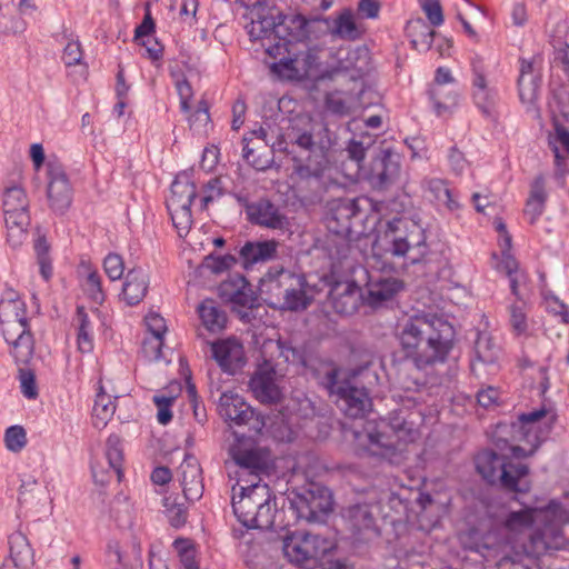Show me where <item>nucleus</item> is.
<instances>
[{"instance_id": "1", "label": "nucleus", "mask_w": 569, "mask_h": 569, "mask_svg": "<svg viewBox=\"0 0 569 569\" xmlns=\"http://www.w3.org/2000/svg\"><path fill=\"white\" fill-rule=\"evenodd\" d=\"M455 329L436 313H418L398 327L397 338L405 358L416 368L443 363L453 348Z\"/></svg>"}, {"instance_id": "2", "label": "nucleus", "mask_w": 569, "mask_h": 569, "mask_svg": "<svg viewBox=\"0 0 569 569\" xmlns=\"http://www.w3.org/2000/svg\"><path fill=\"white\" fill-rule=\"evenodd\" d=\"M565 511L560 502L550 501L545 508L525 507L518 511L509 512L503 527L510 532H522L537 527L523 543L525 552L533 558L547 555L550 551L565 549L568 540L563 533Z\"/></svg>"}, {"instance_id": "3", "label": "nucleus", "mask_w": 569, "mask_h": 569, "mask_svg": "<svg viewBox=\"0 0 569 569\" xmlns=\"http://www.w3.org/2000/svg\"><path fill=\"white\" fill-rule=\"evenodd\" d=\"M251 8V22L246 27L251 41L262 43L270 57H277L287 50L292 40L306 37L307 19L301 14L287 16L276 7H266V0H238Z\"/></svg>"}, {"instance_id": "4", "label": "nucleus", "mask_w": 569, "mask_h": 569, "mask_svg": "<svg viewBox=\"0 0 569 569\" xmlns=\"http://www.w3.org/2000/svg\"><path fill=\"white\" fill-rule=\"evenodd\" d=\"M231 506L238 521L247 529L271 530L277 513L276 497L261 479L232 488Z\"/></svg>"}, {"instance_id": "5", "label": "nucleus", "mask_w": 569, "mask_h": 569, "mask_svg": "<svg viewBox=\"0 0 569 569\" xmlns=\"http://www.w3.org/2000/svg\"><path fill=\"white\" fill-rule=\"evenodd\" d=\"M379 246L392 258L403 259L406 266L423 262L430 251L426 229L407 218L388 221Z\"/></svg>"}, {"instance_id": "6", "label": "nucleus", "mask_w": 569, "mask_h": 569, "mask_svg": "<svg viewBox=\"0 0 569 569\" xmlns=\"http://www.w3.org/2000/svg\"><path fill=\"white\" fill-rule=\"evenodd\" d=\"M476 470L490 485L512 493H527L531 481L527 478L529 467L522 462L509 461L493 449H483L475 457Z\"/></svg>"}, {"instance_id": "7", "label": "nucleus", "mask_w": 569, "mask_h": 569, "mask_svg": "<svg viewBox=\"0 0 569 569\" xmlns=\"http://www.w3.org/2000/svg\"><path fill=\"white\" fill-rule=\"evenodd\" d=\"M321 385L345 416L353 419L362 418L371 410L369 392L367 388L357 386L355 375L339 367H332L321 378Z\"/></svg>"}, {"instance_id": "8", "label": "nucleus", "mask_w": 569, "mask_h": 569, "mask_svg": "<svg viewBox=\"0 0 569 569\" xmlns=\"http://www.w3.org/2000/svg\"><path fill=\"white\" fill-rule=\"evenodd\" d=\"M261 292L282 299V307L291 311L305 310L313 301L311 288L305 274H297L282 267H271L260 279Z\"/></svg>"}, {"instance_id": "9", "label": "nucleus", "mask_w": 569, "mask_h": 569, "mask_svg": "<svg viewBox=\"0 0 569 569\" xmlns=\"http://www.w3.org/2000/svg\"><path fill=\"white\" fill-rule=\"evenodd\" d=\"M292 168L299 188L308 190L311 200L321 199L332 183L328 174L330 161L326 149L315 150L307 157H293Z\"/></svg>"}, {"instance_id": "10", "label": "nucleus", "mask_w": 569, "mask_h": 569, "mask_svg": "<svg viewBox=\"0 0 569 569\" xmlns=\"http://www.w3.org/2000/svg\"><path fill=\"white\" fill-rule=\"evenodd\" d=\"M197 196V186L190 174L187 171L178 173L171 183L166 206L179 236L187 234L191 228V204Z\"/></svg>"}, {"instance_id": "11", "label": "nucleus", "mask_w": 569, "mask_h": 569, "mask_svg": "<svg viewBox=\"0 0 569 569\" xmlns=\"http://www.w3.org/2000/svg\"><path fill=\"white\" fill-rule=\"evenodd\" d=\"M290 508L298 519L308 522H323L332 511L333 499L331 491L318 482H309L298 492H292Z\"/></svg>"}, {"instance_id": "12", "label": "nucleus", "mask_w": 569, "mask_h": 569, "mask_svg": "<svg viewBox=\"0 0 569 569\" xmlns=\"http://www.w3.org/2000/svg\"><path fill=\"white\" fill-rule=\"evenodd\" d=\"M3 214L8 230V241L18 246L27 237L30 224L29 199L20 186L7 187L3 192Z\"/></svg>"}, {"instance_id": "13", "label": "nucleus", "mask_w": 569, "mask_h": 569, "mask_svg": "<svg viewBox=\"0 0 569 569\" xmlns=\"http://www.w3.org/2000/svg\"><path fill=\"white\" fill-rule=\"evenodd\" d=\"M379 517L387 543H398L408 533L411 509L410 501L400 495L391 492L386 501H378Z\"/></svg>"}, {"instance_id": "14", "label": "nucleus", "mask_w": 569, "mask_h": 569, "mask_svg": "<svg viewBox=\"0 0 569 569\" xmlns=\"http://www.w3.org/2000/svg\"><path fill=\"white\" fill-rule=\"evenodd\" d=\"M218 413L230 427H247L248 431L254 435L260 433L266 425L264 417L233 391L221 393Z\"/></svg>"}, {"instance_id": "15", "label": "nucleus", "mask_w": 569, "mask_h": 569, "mask_svg": "<svg viewBox=\"0 0 569 569\" xmlns=\"http://www.w3.org/2000/svg\"><path fill=\"white\" fill-rule=\"evenodd\" d=\"M330 549L328 542L319 535L296 531L283 539L282 551L289 562L311 568L310 563L318 565L317 559Z\"/></svg>"}, {"instance_id": "16", "label": "nucleus", "mask_w": 569, "mask_h": 569, "mask_svg": "<svg viewBox=\"0 0 569 569\" xmlns=\"http://www.w3.org/2000/svg\"><path fill=\"white\" fill-rule=\"evenodd\" d=\"M379 511L377 502L356 503L345 510L343 517L357 541L369 542L383 538Z\"/></svg>"}, {"instance_id": "17", "label": "nucleus", "mask_w": 569, "mask_h": 569, "mask_svg": "<svg viewBox=\"0 0 569 569\" xmlns=\"http://www.w3.org/2000/svg\"><path fill=\"white\" fill-rule=\"evenodd\" d=\"M362 171L363 179L373 189L385 190L396 183L400 177L401 154L392 148H379Z\"/></svg>"}, {"instance_id": "18", "label": "nucleus", "mask_w": 569, "mask_h": 569, "mask_svg": "<svg viewBox=\"0 0 569 569\" xmlns=\"http://www.w3.org/2000/svg\"><path fill=\"white\" fill-rule=\"evenodd\" d=\"M360 216L361 210L356 199H335L329 203L326 218L327 228L333 234L350 239L353 233V224Z\"/></svg>"}, {"instance_id": "19", "label": "nucleus", "mask_w": 569, "mask_h": 569, "mask_svg": "<svg viewBox=\"0 0 569 569\" xmlns=\"http://www.w3.org/2000/svg\"><path fill=\"white\" fill-rule=\"evenodd\" d=\"M556 420L555 415L549 416L546 406L518 416L517 421L510 423L513 440L531 441L535 435L546 438Z\"/></svg>"}, {"instance_id": "20", "label": "nucleus", "mask_w": 569, "mask_h": 569, "mask_svg": "<svg viewBox=\"0 0 569 569\" xmlns=\"http://www.w3.org/2000/svg\"><path fill=\"white\" fill-rule=\"evenodd\" d=\"M47 197L50 209L57 214H64L72 203L73 190L68 176L58 163L49 162L47 167Z\"/></svg>"}, {"instance_id": "21", "label": "nucleus", "mask_w": 569, "mask_h": 569, "mask_svg": "<svg viewBox=\"0 0 569 569\" xmlns=\"http://www.w3.org/2000/svg\"><path fill=\"white\" fill-rule=\"evenodd\" d=\"M2 336L11 346L16 363H27L32 359L34 339L29 322H0Z\"/></svg>"}, {"instance_id": "22", "label": "nucleus", "mask_w": 569, "mask_h": 569, "mask_svg": "<svg viewBox=\"0 0 569 569\" xmlns=\"http://www.w3.org/2000/svg\"><path fill=\"white\" fill-rule=\"evenodd\" d=\"M249 387L254 398L263 405H277L282 400V391L276 383V369L264 361L250 378Z\"/></svg>"}, {"instance_id": "23", "label": "nucleus", "mask_w": 569, "mask_h": 569, "mask_svg": "<svg viewBox=\"0 0 569 569\" xmlns=\"http://www.w3.org/2000/svg\"><path fill=\"white\" fill-rule=\"evenodd\" d=\"M280 243L276 239L247 240L238 250L239 264L249 271L256 264L277 258Z\"/></svg>"}, {"instance_id": "24", "label": "nucleus", "mask_w": 569, "mask_h": 569, "mask_svg": "<svg viewBox=\"0 0 569 569\" xmlns=\"http://www.w3.org/2000/svg\"><path fill=\"white\" fill-rule=\"evenodd\" d=\"M247 219L254 226L272 230H284L289 226L288 217L267 198L254 201V206L248 208Z\"/></svg>"}, {"instance_id": "25", "label": "nucleus", "mask_w": 569, "mask_h": 569, "mask_svg": "<svg viewBox=\"0 0 569 569\" xmlns=\"http://www.w3.org/2000/svg\"><path fill=\"white\" fill-rule=\"evenodd\" d=\"M333 310L339 315L355 313L366 300L362 289L355 281L336 282L329 292Z\"/></svg>"}, {"instance_id": "26", "label": "nucleus", "mask_w": 569, "mask_h": 569, "mask_svg": "<svg viewBox=\"0 0 569 569\" xmlns=\"http://www.w3.org/2000/svg\"><path fill=\"white\" fill-rule=\"evenodd\" d=\"M466 550L477 552L487 558L495 555L502 546V539L496 530H482L477 527L469 528L460 536Z\"/></svg>"}, {"instance_id": "27", "label": "nucleus", "mask_w": 569, "mask_h": 569, "mask_svg": "<svg viewBox=\"0 0 569 569\" xmlns=\"http://www.w3.org/2000/svg\"><path fill=\"white\" fill-rule=\"evenodd\" d=\"M9 557L3 561L1 569H32L34 551L24 533L12 532L8 538Z\"/></svg>"}, {"instance_id": "28", "label": "nucleus", "mask_w": 569, "mask_h": 569, "mask_svg": "<svg viewBox=\"0 0 569 569\" xmlns=\"http://www.w3.org/2000/svg\"><path fill=\"white\" fill-rule=\"evenodd\" d=\"M212 358L222 371L234 375L246 363L242 345L236 339H226L211 345Z\"/></svg>"}, {"instance_id": "29", "label": "nucleus", "mask_w": 569, "mask_h": 569, "mask_svg": "<svg viewBox=\"0 0 569 569\" xmlns=\"http://www.w3.org/2000/svg\"><path fill=\"white\" fill-rule=\"evenodd\" d=\"M405 288V282L395 277L379 276L377 279L370 278L367 282L366 302L370 307H379L383 302L393 299Z\"/></svg>"}, {"instance_id": "30", "label": "nucleus", "mask_w": 569, "mask_h": 569, "mask_svg": "<svg viewBox=\"0 0 569 569\" xmlns=\"http://www.w3.org/2000/svg\"><path fill=\"white\" fill-rule=\"evenodd\" d=\"M310 22L322 21L331 36L338 39L355 41L362 37V29L355 20V13L351 9H343L336 18H315Z\"/></svg>"}, {"instance_id": "31", "label": "nucleus", "mask_w": 569, "mask_h": 569, "mask_svg": "<svg viewBox=\"0 0 569 569\" xmlns=\"http://www.w3.org/2000/svg\"><path fill=\"white\" fill-rule=\"evenodd\" d=\"M472 99L478 109L487 117L496 104L497 91L487 82L480 61H472Z\"/></svg>"}, {"instance_id": "32", "label": "nucleus", "mask_w": 569, "mask_h": 569, "mask_svg": "<svg viewBox=\"0 0 569 569\" xmlns=\"http://www.w3.org/2000/svg\"><path fill=\"white\" fill-rule=\"evenodd\" d=\"M184 498L189 501L199 500L203 493L202 470L198 460L187 455L179 467Z\"/></svg>"}, {"instance_id": "33", "label": "nucleus", "mask_w": 569, "mask_h": 569, "mask_svg": "<svg viewBox=\"0 0 569 569\" xmlns=\"http://www.w3.org/2000/svg\"><path fill=\"white\" fill-rule=\"evenodd\" d=\"M309 26L310 21L307 19L306 37L290 41L288 46H286L287 50L284 52L277 57H272L273 59H278L279 64L282 66L284 69L290 71L297 70L298 66L301 64L303 72L308 73L309 70H311L312 67L316 64L317 56L311 50L308 49L306 52H302L300 50H293V47L296 44H305V41L309 38Z\"/></svg>"}, {"instance_id": "34", "label": "nucleus", "mask_w": 569, "mask_h": 569, "mask_svg": "<svg viewBox=\"0 0 569 569\" xmlns=\"http://www.w3.org/2000/svg\"><path fill=\"white\" fill-rule=\"evenodd\" d=\"M148 287V273L141 267H136L127 272L121 296L128 306H137L146 297Z\"/></svg>"}, {"instance_id": "35", "label": "nucleus", "mask_w": 569, "mask_h": 569, "mask_svg": "<svg viewBox=\"0 0 569 569\" xmlns=\"http://www.w3.org/2000/svg\"><path fill=\"white\" fill-rule=\"evenodd\" d=\"M421 186L429 194V198L438 206H443L448 211L453 212L461 208L455 192L449 188L448 181L440 178H426Z\"/></svg>"}, {"instance_id": "36", "label": "nucleus", "mask_w": 569, "mask_h": 569, "mask_svg": "<svg viewBox=\"0 0 569 569\" xmlns=\"http://www.w3.org/2000/svg\"><path fill=\"white\" fill-rule=\"evenodd\" d=\"M548 192L546 190V180L542 174H538L530 184L529 197L526 201L523 213L533 224L543 213Z\"/></svg>"}, {"instance_id": "37", "label": "nucleus", "mask_w": 569, "mask_h": 569, "mask_svg": "<svg viewBox=\"0 0 569 569\" xmlns=\"http://www.w3.org/2000/svg\"><path fill=\"white\" fill-rule=\"evenodd\" d=\"M0 322H29L26 303L14 290H7L0 300Z\"/></svg>"}, {"instance_id": "38", "label": "nucleus", "mask_w": 569, "mask_h": 569, "mask_svg": "<svg viewBox=\"0 0 569 569\" xmlns=\"http://www.w3.org/2000/svg\"><path fill=\"white\" fill-rule=\"evenodd\" d=\"M232 458L241 469L242 473H248L252 477L251 481H258V479H261L260 472L266 470L267 465L259 450L238 449L232 452Z\"/></svg>"}, {"instance_id": "39", "label": "nucleus", "mask_w": 569, "mask_h": 569, "mask_svg": "<svg viewBox=\"0 0 569 569\" xmlns=\"http://www.w3.org/2000/svg\"><path fill=\"white\" fill-rule=\"evenodd\" d=\"M198 312L202 325L210 332H220L226 328L227 315L223 310L217 307L214 300H203L198 307Z\"/></svg>"}, {"instance_id": "40", "label": "nucleus", "mask_w": 569, "mask_h": 569, "mask_svg": "<svg viewBox=\"0 0 569 569\" xmlns=\"http://www.w3.org/2000/svg\"><path fill=\"white\" fill-rule=\"evenodd\" d=\"M473 351L475 358L471 360L472 369L475 368L476 361L485 365H491L497 361L499 356V347L487 332H477Z\"/></svg>"}, {"instance_id": "41", "label": "nucleus", "mask_w": 569, "mask_h": 569, "mask_svg": "<svg viewBox=\"0 0 569 569\" xmlns=\"http://www.w3.org/2000/svg\"><path fill=\"white\" fill-rule=\"evenodd\" d=\"M420 416L421 413L419 411H407L403 409L393 411L390 417V427L399 437L403 435L408 437V441H412L417 433V422L415 418H420Z\"/></svg>"}, {"instance_id": "42", "label": "nucleus", "mask_w": 569, "mask_h": 569, "mask_svg": "<svg viewBox=\"0 0 569 569\" xmlns=\"http://www.w3.org/2000/svg\"><path fill=\"white\" fill-rule=\"evenodd\" d=\"M114 411V401L104 392L103 387L100 385L93 405V426L98 429L106 427Z\"/></svg>"}, {"instance_id": "43", "label": "nucleus", "mask_w": 569, "mask_h": 569, "mask_svg": "<svg viewBox=\"0 0 569 569\" xmlns=\"http://www.w3.org/2000/svg\"><path fill=\"white\" fill-rule=\"evenodd\" d=\"M518 91L520 101L527 106V112L540 117V110L536 102L539 93V78H518Z\"/></svg>"}, {"instance_id": "44", "label": "nucleus", "mask_w": 569, "mask_h": 569, "mask_svg": "<svg viewBox=\"0 0 569 569\" xmlns=\"http://www.w3.org/2000/svg\"><path fill=\"white\" fill-rule=\"evenodd\" d=\"M106 459L108 466L116 473L118 481H121L123 476L122 463H123V450L121 440L117 435H110L106 442Z\"/></svg>"}, {"instance_id": "45", "label": "nucleus", "mask_w": 569, "mask_h": 569, "mask_svg": "<svg viewBox=\"0 0 569 569\" xmlns=\"http://www.w3.org/2000/svg\"><path fill=\"white\" fill-rule=\"evenodd\" d=\"M278 349L280 356L284 358V361L302 368L309 367V351L306 345L292 346L288 341H278Z\"/></svg>"}, {"instance_id": "46", "label": "nucleus", "mask_w": 569, "mask_h": 569, "mask_svg": "<svg viewBox=\"0 0 569 569\" xmlns=\"http://www.w3.org/2000/svg\"><path fill=\"white\" fill-rule=\"evenodd\" d=\"M242 142V157L248 164L258 171H264L271 168L273 162L272 150H270L268 154H256V148L250 147L251 138L244 136Z\"/></svg>"}, {"instance_id": "47", "label": "nucleus", "mask_w": 569, "mask_h": 569, "mask_svg": "<svg viewBox=\"0 0 569 569\" xmlns=\"http://www.w3.org/2000/svg\"><path fill=\"white\" fill-rule=\"evenodd\" d=\"M238 283H240V287L237 291H233L232 296H229L224 301L248 309L257 307V297L247 278H238Z\"/></svg>"}, {"instance_id": "48", "label": "nucleus", "mask_w": 569, "mask_h": 569, "mask_svg": "<svg viewBox=\"0 0 569 569\" xmlns=\"http://www.w3.org/2000/svg\"><path fill=\"white\" fill-rule=\"evenodd\" d=\"M442 93L440 96H433L432 87L428 89L429 99L433 103V109L438 116H441L458 104L459 94L455 89H449L442 86Z\"/></svg>"}, {"instance_id": "49", "label": "nucleus", "mask_w": 569, "mask_h": 569, "mask_svg": "<svg viewBox=\"0 0 569 569\" xmlns=\"http://www.w3.org/2000/svg\"><path fill=\"white\" fill-rule=\"evenodd\" d=\"M28 363H21L18 369V379L20 381L21 393L27 398L34 400L39 396V390L36 381L34 370L28 367Z\"/></svg>"}, {"instance_id": "50", "label": "nucleus", "mask_w": 569, "mask_h": 569, "mask_svg": "<svg viewBox=\"0 0 569 569\" xmlns=\"http://www.w3.org/2000/svg\"><path fill=\"white\" fill-rule=\"evenodd\" d=\"M237 263H239L238 254L227 253L223 256H216L211 253L204 258L202 267L214 274H219L230 270Z\"/></svg>"}, {"instance_id": "51", "label": "nucleus", "mask_w": 569, "mask_h": 569, "mask_svg": "<svg viewBox=\"0 0 569 569\" xmlns=\"http://www.w3.org/2000/svg\"><path fill=\"white\" fill-rule=\"evenodd\" d=\"M83 289L90 300L101 306L104 302L106 295L102 289L101 276L98 271H90L83 283Z\"/></svg>"}, {"instance_id": "52", "label": "nucleus", "mask_w": 569, "mask_h": 569, "mask_svg": "<svg viewBox=\"0 0 569 569\" xmlns=\"http://www.w3.org/2000/svg\"><path fill=\"white\" fill-rule=\"evenodd\" d=\"M511 249V236H507L503 238V243L501 244V260L497 266L498 271L505 272L507 277H511V274L518 273V261L510 253Z\"/></svg>"}, {"instance_id": "53", "label": "nucleus", "mask_w": 569, "mask_h": 569, "mask_svg": "<svg viewBox=\"0 0 569 569\" xmlns=\"http://www.w3.org/2000/svg\"><path fill=\"white\" fill-rule=\"evenodd\" d=\"M174 547L178 550L181 569H199L196 560V550L187 539H177Z\"/></svg>"}, {"instance_id": "54", "label": "nucleus", "mask_w": 569, "mask_h": 569, "mask_svg": "<svg viewBox=\"0 0 569 569\" xmlns=\"http://www.w3.org/2000/svg\"><path fill=\"white\" fill-rule=\"evenodd\" d=\"M373 143V139L367 134L362 137L361 140L351 139L347 146V152L348 157L356 161L359 166V168H363L361 166V162L366 158V151L369 149V147Z\"/></svg>"}, {"instance_id": "55", "label": "nucleus", "mask_w": 569, "mask_h": 569, "mask_svg": "<svg viewBox=\"0 0 569 569\" xmlns=\"http://www.w3.org/2000/svg\"><path fill=\"white\" fill-rule=\"evenodd\" d=\"M6 446L10 451L18 452L27 443L26 430L21 426H11L6 430Z\"/></svg>"}, {"instance_id": "56", "label": "nucleus", "mask_w": 569, "mask_h": 569, "mask_svg": "<svg viewBox=\"0 0 569 569\" xmlns=\"http://www.w3.org/2000/svg\"><path fill=\"white\" fill-rule=\"evenodd\" d=\"M546 310L559 318L561 323H569V308L557 296L550 293L545 296Z\"/></svg>"}, {"instance_id": "57", "label": "nucleus", "mask_w": 569, "mask_h": 569, "mask_svg": "<svg viewBox=\"0 0 569 569\" xmlns=\"http://www.w3.org/2000/svg\"><path fill=\"white\" fill-rule=\"evenodd\" d=\"M203 196L200 200V209L206 210L214 199L223 194L222 181L220 178H211L202 188Z\"/></svg>"}, {"instance_id": "58", "label": "nucleus", "mask_w": 569, "mask_h": 569, "mask_svg": "<svg viewBox=\"0 0 569 569\" xmlns=\"http://www.w3.org/2000/svg\"><path fill=\"white\" fill-rule=\"evenodd\" d=\"M509 322L512 328V331L517 336L523 335L528 329L527 315L523 310V307L516 303L511 305L509 307Z\"/></svg>"}, {"instance_id": "59", "label": "nucleus", "mask_w": 569, "mask_h": 569, "mask_svg": "<svg viewBox=\"0 0 569 569\" xmlns=\"http://www.w3.org/2000/svg\"><path fill=\"white\" fill-rule=\"evenodd\" d=\"M166 513L170 525L174 528H181L187 522V509L183 505L172 503L169 506V498H164Z\"/></svg>"}, {"instance_id": "60", "label": "nucleus", "mask_w": 569, "mask_h": 569, "mask_svg": "<svg viewBox=\"0 0 569 569\" xmlns=\"http://www.w3.org/2000/svg\"><path fill=\"white\" fill-rule=\"evenodd\" d=\"M103 268L111 281L120 279L124 271L122 257L117 253H109L103 260Z\"/></svg>"}, {"instance_id": "61", "label": "nucleus", "mask_w": 569, "mask_h": 569, "mask_svg": "<svg viewBox=\"0 0 569 569\" xmlns=\"http://www.w3.org/2000/svg\"><path fill=\"white\" fill-rule=\"evenodd\" d=\"M325 106L328 111L337 116H345L349 112V107L341 98V91L338 90L326 93Z\"/></svg>"}, {"instance_id": "62", "label": "nucleus", "mask_w": 569, "mask_h": 569, "mask_svg": "<svg viewBox=\"0 0 569 569\" xmlns=\"http://www.w3.org/2000/svg\"><path fill=\"white\" fill-rule=\"evenodd\" d=\"M290 138L293 144H296L303 151H307L308 153H312L315 150L326 149L322 146H318L313 140L312 133L307 130L296 132L293 131L290 134Z\"/></svg>"}, {"instance_id": "63", "label": "nucleus", "mask_w": 569, "mask_h": 569, "mask_svg": "<svg viewBox=\"0 0 569 569\" xmlns=\"http://www.w3.org/2000/svg\"><path fill=\"white\" fill-rule=\"evenodd\" d=\"M82 48L78 40H70L62 52V61L67 67L77 66L82 60Z\"/></svg>"}, {"instance_id": "64", "label": "nucleus", "mask_w": 569, "mask_h": 569, "mask_svg": "<svg viewBox=\"0 0 569 569\" xmlns=\"http://www.w3.org/2000/svg\"><path fill=\"white\" fill-rule=\"evenodd\" d=\"M456 79L453 78L451 71L447 67H438L435 72V79L430 87H432L433 96H440L442 92V86L446 84H455Z\"/></svg>"}]
</instances>
